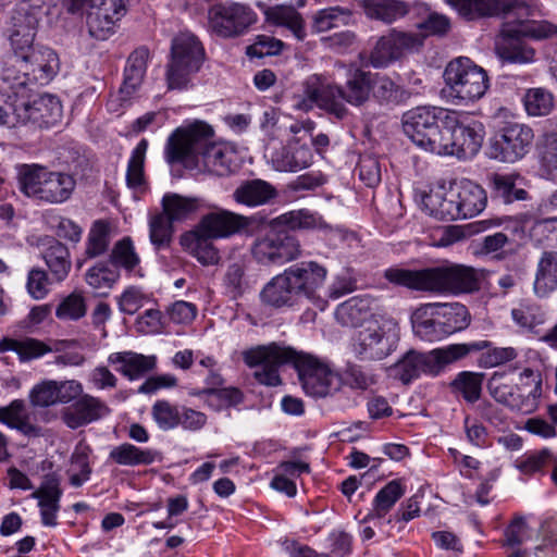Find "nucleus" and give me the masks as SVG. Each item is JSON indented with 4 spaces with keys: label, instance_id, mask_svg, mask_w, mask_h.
I'll return each mask as SVG.
<instances>
[{
    "label": "nucleus",
    "instance_id": "338daca9",
    "mask_svg": "<svg viewBox=\"0 0 557 557\" xmlns=\"http://www.w3.org/2000/svg\"><path fill=\"white\" fill-rule=\"evenodd\" d=\"M51 282H53L52 277H49L46 270L34 267L27 273L26 292L30 298L41 300L49 294Z\"/></svg>",
    "mask_w": 557,
    "mask_h": 557
},
{
    "label": "nucleus",
    "instance_id": "0e129e2a",
    "mask_svg": "<svg viewBox=\"0 0 557 557\" xmlns=\"http://www.w3.org/2000/svg\"><path fill=\"white\" fill-rule=\"evenodd\" d=\"M180 410L181 406H175L169 400L161 399L153 404L151 414L161 430L169 431L180 425Z\"/></svg>",
    "mask_w": 557,
    "mask_h": 557
},
{
    "label": "nucleus",
    "instance_id": "a878e982",
    "mask_svg": "<svg viewBox=\"0 0 557 557\" xmlns=\"http://www.w3.org/2000/svg\"><path fill=\"white\" fill-rule=\"evenodd\" d=\"M149 58L150 52L147 47L135 49L127 58L123 84L119 90V99L122 104L129 101L141 85L146 75Z\"/></svg>",
    "mask_w": 557,
    "mask_h": 557
},
{
    "label": "nucleus",
    "instance_id": "de8ad7c7",
    "mask_svg": "<svg viewBox=\"0 0 557 557\" xmlns=\"http://www.w3.org/2000/svg\"><path fill=\"white\" fill-rule=\"evenodd\" d=\"M109 261L114 269H123L128 274L141 276L140 257L128 236L123 237L113 245L109 255Z\"/></svg>",
    "mask_w": 557,
    "mask_h": 557
},
{
    "label": "nucleus",
    "instance_id": "20e7f679",
    "mask_svg": "<svg viewBox=\"0 0 557 557\" xmlns=\"http://www.w3.org/2000/svg\"><path fill=\"white\" fill-rule=\"evenodd\" d=\"M18 190L27 198L47 205L69 201L76 188V178L64 171H54L40 164H22L17 168Z\"/></svg>",
    "mask_w": 557,
    "mask_h": 557
},
{
    "label": "nucleus",
    "instance_id": "603ef678",
    "mask_svg": "<svg viewBox=\"0 0 557 557\" xmlns=\"http://www.w3.org/2000/svg\"><path fill=\"white\" fill-rule=\"evenodd\" d=\"M520 180L521 177L517 173L493 174L491 176V184L494 196L499 198L504 203L525 200L528 198V191L518 186L517 182Z\"/></svg>",
    "mask_w": 557,
    "mask_h": 557
},
{
    "label": "nucleus",
    "instance_id": "5fc2aeb1",
    "mask_svg": "<svg viewBox=\"0 0 557 557\" xmlns=\"http://www.w3.org/2000/svg\"><path fill=\"white\" fill-rule=\"evenodd\" d=\"M148 149V141L141 139L133 149L127 164L126 184L129 188L139 190L145 187V158Z\"/></svg>",
    "mask_w": 557,
    "mask_h": 557
},
{
    "label": "nucleus",
    "instance_id": "b1692460",
    "mask_svg": "<svg viewBox=\"0 0 557 557\" xmlns=\"http://www.w3.org/2000/svg\"><path fill=\"white\" fill-rule=\"evenodd\" d=\"M260 298L273 308L293 307L301 302L286 269L264 285Z\"/></svg>",
    "mask_w": 557,
    "mask_h": 557
},
{
    "label": "nucleus",
    "instance_id": "0eeeda50",
    "mask_svg": "<svg viewBox=\"0 0 557 557\" xmlns=\"http://www.w3.org/2000/svg\"><path fill=\"white\" fill-rule=\"evenodd\" d=\"M443 77L445 90L458 104H470L480 100L490 88L487 72L467 57L449 61Z\"/></svg>",
    "mask_w": 557,
    "mask_h": 557
},
{
    "label": "nucleus",
    "instance_id": "1a4fd4ad",
    "mask_svg": "<svg viewBox=\"0 0 557 557\" xmlns=\"http://www.w3.org/2000/svg\"><path fill=\"white\" fill-rule=\"evenodd\" d=\"M205 50L199 39L189 32L177 34L171 44V57L166 65V82L170 89L188 88L191 75L202 64Z\"/></svg>",
    "mask_w": 557,
    "mask_h": 557
},
{
    "label": "nucleus",
    "instance_id": "393cba45",
    "mask_svg": "<svg viewBox=\"0 0 557 557\" xmlns=\"http://www.w3.org/2000/svg\"><path fill=\"white\" fill-rule=\"evenodd\" d=\"M109 364L129 381L144 377L157 364L156 356H146L132 350L112 352L108 357Z\"/></svg>",
    "mask_w": 557,
    "mask_h": 557
},
{
    "label": "nucleus",
    "instance_id": "bf43d9fd",
    "mask_svg": "<svg viewBox=\"0 0 557 557\" xmlns=\"http://www.w3.org/2000/svg\"><path fill=\"white\" fill-rule=\"evenodd\" d=\"M110 244V224L104 220L92 223L86 240L85 256L88 259L103 255Z\"/></svg>",
    "mask_w": 557,
    "mask_h": 557
},
{
    "label": "nucleus",
    "instance_id": "052dcab7",
    "mask_svg": "<svg viewBox=\"0 0 557 557\" xmlns=\"http://www.w3.org/2000/svg\"><path fill=\"white\" fill-rule=\"evenodd\" d=\"M199 207V200L187 198L177 194H166L162 198L163 213L173 222L187 218Z\"/></svg>",
    "mask_w": 557,
    "mask_h": 557
},
{
    "label": "nucleus",
    "instance_id": "ea45409f",
    "mask_svg": "<svg viewBox=\"0 0 557 557\" xmlns=\"http://www.w3.org/2000/svg\"><path fill=\"white\" fill-rule=\"evenodd\" d=\"M272 224L285 226L290 231L331 230V226L318 212L306 208L285 212L273 219Z\"/></svg>",
    "mask_w": 557,
    "mask_h": 557
},
{
    "label": "nucleus",
    "instance_id": "3c124183",
    "mask_svg": "<svg viewBox=\"0 0 557 557\" xmlns=\"http://www.w3.org/2000/svg\"><path fill=\"white\" fill-rule=\"evenodd\" d=\"M433 305L437 307L436 315H438V318L441 319V325L444 331V337L458 331H461L468 326L469 313L466 306L459 302H434Z\"/></svg>",
    "mask_w": 557,
    "mask_h": 557
},
{
    "label": "nucleus",
    "instance_id": "8fccbe9b",
    "mask_svg": "<svg viewBox=\"0 0 557 557\" xmlns=\"http://www.w3.org/2000/svg\"><path fill=\"white\" fill-rule=\"evenodd\" d=\"M91 453V447L85 441H81L76 444L71 455L70 467L66 471L72 486L79 487L90 479L92 473L89 460Z\"/></svg>",
    "mask_w": 557,
    "mask_h": 557
},
{
    "label": "nucleus",
    "instance_id": "79ce46f5",
    "mask_svg": "<svg viewBox=\"0 0 557 557\" xmlns=\"http://www.w3.org/2000/svg\"><path fill=\"white\" fill-rule=\"evenodd\" d=\"M372 299L368 296L351 297L341 304L335 311L336 320L344 326L356 327L371 317Z\"/></svg>",
    "mask_w": 557,
    "mask_h": 557
},
{
    "label": "nucleus",
    "instance_id": "13d9d810",
    "mask_svg": "<svg viewBox=\"0 0 557 557\" xmlns=\"http://www.w3.org/2000/svg\"><path fill=\"white\" fill-rule=\"evenodd\" d=\"M351 11L342 7H331L318 11L313 16L312 28L317 33H324L332 28L348 25Z\"/></svg>",
    "mask_w": 557,
    "mask_h": 557
},
{
    "label": "nucleus",
    "instance_id": "a18cd8bd",
    "mask_svg": "<svg viewBox=\"0 0 557 557\" xmlns=\"http://www.w3.org/2000/svg\"><path fill=\"white\" fill-rule=\"evenodd\" d=\"M511 319L522 331L536 333V329L547 320L545 310L532 299H523L511 309Z\"/></svg>",
    "mask_w": 557,
    "mask_h": 557
},
{
    "label": "nucleus",
    "instance_id": "774afa93",
    "mask_svg": "<svg viewBox=\"0 0 557 557\" xmlns=\"http://www.w3.org/2000/svg\"><path fill=\"white\" fill-rule=\"evenodd\" d=\"M539 156L543 169L548 174H557V131L543 135Z\"/></svg>",
    "mask_w": 557,
    "mask_h": 557
},
{
    "label": "nucleus",
    "instance_id": "bb28decb",
    "mask_svg": "<svg viewBox=\"0 0 557 557\" xmlns=\"http://www.w3.org/2000/svg\"><path fill=\"white\" fill-rule=\"evenodd\" d=\"M271 163L276 171L298 172L313 163V152L306 145L290 141L272 152Z\"/></svg>",
    "mask_w": 557,
    "mask_h": 557
},
{
    "label": "nucleus",
    "instance_id": "a211bd4d",
    "mask_svg": "<svg viewBox=\"0 0 557 557\" xmlns=\"http://www.w3.org/2000/svg\"><path fill=\"white\" fill-rule=\"evenodd\" d=\"M286 271L301 301L320 298L319 292L327 276L325 267L315 261H302L287 268Z\"/></svg>",
    "mask_w": 557,
    "mask_h": 557
},
{
    "label": "nucleus",
    "instance_id": "412c9836",
    "mask_svg": "<svg viewBox=\"0 0 557 557\" xmlns=\"http://www.w3.org/2000/svg\"><path fill=\"white\" fill-rule=\"evenodd\" d=\"M446 2L467 20H474L485 16L509 14L513 10L528 8L518 0H446Z\"/></svg>",
    "mask_w": 557,
    "mask_h": 557
},
{
    "label": "nucleus",
    "instance_id": "ddd939ff",
    "mask_svg": "<svg viewBox=\"0 0 557 557\" xmlns=\"http://www.w3.org/2000/svg\"><path fill=\"white\" fill-rule=\"evenodd\" d=\"M534 139L533 129L521 123H507L491 139L487 156L491 159L513 163L522 159Z\"/></svg>",
    "mask_w": 557,
    "mask_h": 557
},
{
    "label": "nucleus",
    "instance_id": "6ab92c4d",
    "mask_svg": "<svg viewBox=\"0 0 557 557\" xmlns=\"http://www.w3.org/2000/svg\"><path fill=\"white\" fill-rule=\"evenodd\" d=\"M253 223L252 216H245L228 210H216L203 215L197 227L215 239L228 238L246 232Z\"/></svg>",
    "mask_w": 557,
    "mask_h": 557
},
{
    "label": "nucleus",
    "instance_id": "5701e85b",
    "mask_svg": "<svg viewBox=\"0 0 557 557\" xmlns=\"http://www.w3.org/2000/svg\"><path fill=\"white\" fill-rule=\"evenodd\" d=\"M360 7L368 18L385 24L395 23L412 13L426 12L424 3H409L403 0H362Z\"/></svg>",
    "mask_w": 557,
    "mask_h": 557
},
{
    "label": "nucleus",
    "instance_id": "c756f323",
    "mask_svg": "<svg viewBox=\"0 0 557 557\" xmlns=\"http://www.w3.org/2000/svg\"><path fill=\"white\" fill-rule=\"evenodd\" d=\"M61 496L62 490L60 488V481L54 475L47 476L38 490L33 493V497L38 499L41 522L44 525H57Z\"/></svg>",
    "mask_w": 557,
    "mask_h": 557
},
{
    "label": "nucleus",
    "instance_id": "72a5a7b5",
    "mask_svg": "<svg viewBox=\"0 0 557 557\" xmlns=\"http://www.w3.org/2000/svg\"><path fill=\"white\" fill-rule=\"evenodd\" d=\"M339 99L354 107H361L371 96V72L350 66L345 85L339 86Z\"/></svg>",
    "mask_w": 557,
    "mask_h": 557
},
{
    "label": "nucleus",
    "instance_id": "c9c22d12",
    "mask_svg": "<svg viewBox=\"0 0 557 557\" xmlns=\"http://www.w3.org/2000/svg\"><path fill=\"white\" fill-rule=\"evenodd\" d=\"M161 459V453L157 449L141 448L131 443L114 446L108 456L109 461L124 467L149 466Z\"/></svg>",
    "mask_w": 557,
    "mask_h": 557
},
{
    "label": "nucleus",
    "instance_id": "4c0bfd02",
    "mask_svg": "<svg viewBox=\"0 0 557 557\" xmlns=\"http://www.w3.org/2000/svg\"><path fill=\"white\" fill-rule=\"evenodd\" d=\"M257 7L263 11L267 22L288 28L298 40L306 37L304 20L294 7H268L263 2H258Z\"/></svg>",
    "mask_w": 557,
    "mask_h": 557
},
{
    "label": "nucleus",
    "instance_id": "e433bc0d",
    "mask_svg": "<svg viewBox=\"0 0 557 557\" xmlns=\"http://www.w3.org/2000/svg\"><path fill=\"white\" fill-rule=\"evenodd\" d=\"M436 310L435 305L423 304L411 314L412 330L422 341L435 342L444 337L441 319L436 315Z\"/></svg>",
    "mask_w": 557,
    "mask_h": 557
},
{
    "label": "nucleus",
    "instance_id": "f257e3e1",
    "mask_svg": "<svg viewBox=\"0 0 557 557\" xmlns=\"http://www.w3.org/2000/svg\"><path fill=\"white\" fill-rule=\"evenodd\" d=\"M243 360L249 368H258L255 379L267 386L281 384L278 368L293 364L305 393L321 398L339 389L342 379L329 364L312 355L297 351L278 343L258 345L243 351Z\"/></svg>",
    "mask_w": 557,
    "mask_h": 557
},
{
    "label": "nucleus",
    "instance_id": "4be33fe9",
    "mask_svg": "<svg viewBox=\"0 0 557 557\" xmlns=\"http://www.w3.org/2000/svg\"><path fill=\"white\" fill-rule=\"evenodd\" d=\"M110 412L100 398L84 394L61 412V419L70 429H78L101 419Z\"/></svg>",
    "mask_w": 557,
    "mask_h": 557
},
{
    "label": "nucleus",
    "instance_id": "9d476101",
    "mask_svg": "<svg viewBox=\"0 0 557 557\" xmlns=\"http://www.w3.org/2000/svg\"><path fill=\"white\" fill-rule=\"evenodd\" d=\"M60 60L55 51L39 46L17 63H5L2 79L25 91L27 83L48 84L57 75Z\"/></svg>",
    "mask_w": 557,
    "mask_h": 557
},
{
    "label": "nucleus",
    "instance_id": "4d7b16f0",
    "mask_svg": "<svg viewBox=\"0 0 557 557\" xmlns=\"http://www.w3.org/2000/svg\"><path fill=\"white\" fill-rule=\"evenodd\" d=\"M483 379V373L462 371L450 383V387L466 401L473 404L481 397Z\"/></svg>",
    "mask_w": 557,
    "mask_h": 557
},
{
    "label": "nucleus",
    "instance_id": "e2e57ef3",
    "mask_svg": "<svg viewBox=\"0 0 557 557\" xmlns=\"http://www.w3.org/2000/svg\"><path fill=\"white\" fill-rule=\"evenodd\" d=\"M120 20L106 13L88 10L86 16L88 33L98 40H106L115 33L116 23Z\"/></svg>",
    "mask_w": 557,
    "mask_h": 557
},
{
    "label": "nucleus",
    "instance_id": "a19ab883",
    "mask_svg": "<svg viewBox=\"0 0 557 557\" xmlns=\"http://www.w3.org/2000/svg\"><path fill=\"white\" fill-rule=\"evenodd\" d=\"M42 259L50 271L52 281L61 283L69 276L72 261L70 250L64 244L58 239H51L42 251Z\"/></svg>",
    "mask_w": 557,
    "mask_h": 557
},
{
    "label": "nucleus",
    "instance_id": "c85d7f7f",
    "mask_svg": "<svg viewBox=\"0 0 557 557\" xmlns=\"http://www.w3.org/2000/svg\"><path fill=\"white\" fill-rule=\"evenodd\" d=\"M423 205L430 215L436 219L449 221L461 219L454 184L448 188L438 186L432 189L424 196Z\"/></svg>",
    "mask_w": 557,
    "mask_h": 557
},
{
    "label": "nucleus",
    "instance_id": "dca6fc26",
    "mask_svg": "<svg viewBox=\"0 0 557 557\" xmlns=\"http://www.w3.org/2000/svg\"><path fill=\"white\" fill-rule=\"evenodd\" d=\"M398 335L395 330L387 331L376 321L358 331L352 347L363 359H383L396 348Z\"/></svg>",
    "mask_w": 557,
    "mask_h": 557
},
{
    "label": "nucleus",
    "instance_id": "f3484780",
    "mask_svg": "<svg viewBox=\"0 0 557 557\" xmlns=\"http://www.w3.org/2000/svg\"><path fill=\"white\" fill-rule=\"evenodd\" d=\"M527 39L508 18L503 23L496 41L497 55L503 62L511 64L533 63L536 51Z\"/></svg>",
    "mask_w": 557,
    "mask_h": 557
},
{
    "label": "nucleus",
    "instance_id": "37998d69",
    "mask_svg": "<svg viewBox=\"0 0 557 557\" xmlns=\"http://www.w3.org/2000/svg\"><path fill=\"white\" fill-rule=\"evenodd\" d=\"M528 8V12L524 10H513L508 16L511 14L517 15L518 17L515 20H510L511 23L518 28L520 34H522L528 39L534 40H545L550 39L557 36V25L552 22L542 20H528L522 18L530 15V8L525 3H523Z\"/></svg>",
    "mask_w": 557,
    "mask_h": 557
},
{
    "label": "nucleus",
    "instance_id": "aec40b11",
    "mask_svg": "<svg viewBox=\"0 0 557 557\" xmlns=\"http://www.w3.org/2000/svg\"><path fill=\"white\" fill-rule=\"evenodd\" d=\"M503 379L504 373L496 371L487 383L488 393L497 403L524 414L536 410L534 396L525 395L523 387L518 384L504 383Z\"/></svg>",
    "mask_w": 557,
    "mask_h": 557
},
{
    "label": "nucleus",
    "instance_id": "f03ea898",
    "mask_svg": "<svg viewBox=\"0 0 557 557\" xmlns=\"http://www.w3.org/2000/svg\"><path fill=\"white\" fill-rule=\"evenodd\" d=\"M212 137V127L203 122L178 127L168 138L165 159L170 164L202 165L211 174L226 176L236 168L235 153L230 148L213 143Z\"/></svg>",
    "mask_w": 557,
    "mask_h": 557
},
{
    "label": "nucleus",
    "instance_id": "864d4df0",
    "mask_svg": "<svg viewBox=\"0 0 557 557\" xmlns=\"http://www.w3.org/2000/svg\"><path fill=\"white\" fill-rule=\"evenodd\" d=\"M191 395L203 397L205 404L215 411L237 406L244 399L242 391L236 387H206Z\"/></svg>",
    "mask_w": 557,
    "mask_h": 557
},
{
    "label": "nucleus",
    "instance_id": "09e8293b",
    "mask_svg": "<svg viewBox=\"0 0 557 557\" xmlns=\"http://www.w3.org/2000/svg\"><path fill=\"white\" fill-rule=\"evenodd\" d=\"M404 494L405 488L398 480L388 482L376 493L372 502V508L366 516L364 521L377 520L380 522Z\"/></svg>",
    "mask_w": 557,
    "mask_h": 557
},
{
    "label": "nucleus",
    "instance_id": "7ed1b4c3",
    "mask_svg": "<svg viewBox=\"0 0 557 557\" xmlns=\"http://www.w3.org/2000/svg\"><path fill=\"white\" fill-rule=\"evenodd\" d=\"M391 284L434 295H460L479 289L480 273L465 264L449 263L419 270L392 267L384 271Z\"/></svg>",
    "mask_w": 557,
    "mask_h": 557
},
{
    "label": "nucleus",
    "instance_id": "49530a36",
    "mask_svg": "<svg viewBox=\"0 0 557 557\" xmlns=\"http://www.w3.org/2000/svg\"><path fill=\"white\" fill-rule=\"evenodd\" d=\"M534 293L546 297L557 288V252L545 251L539 260L534 281Z\"/></svg>",
    "mask_w": 557,
    "mask_h": 557
},
{
    "label": "nucleus",
    "instance_id": "2f4dec72",
    "mask_svg": "<svg viewBox=\"0 0 557 557\" xmlns=\"http://www.w3.org/2000/svg\"><path fill=\"white\" fill-rule=\"evenodd\" d=\"M11 85L9 89L0 91V125L16 127L25 125L26 90Z\"/></svg>",
    "mask_w": 557,
    "mask_h": 557
},
{
    "label": "nucleus",
    "instance_id": "69168bd1",
    "mask_svg": "<svg viewBox=\"0 0 557 557\" xmlns=\"http://www.w3.org/2000/svg\"><path fill=\"white\" fill-rule=\"evenodd\" d=\"M521 370L519 374V379L521 382V387L525 391V395L534 396L535 409L539 405V399L542 395V379L541 374L532 369V367L524 364L522 361L518 360L512 366H510V371L515 372Z\"/></svg>",
    "mask_w": 557,
    "mask_h": 557
},
{
    "label": "nucleus",
    "instance_id": "680f3d73",
    "mask_svg": "<svg viewBox=\"0 0 557 557\" xmlns=\"http://www.w3.org/2000/svg\"><path fill=\"white\" fill-rule=\"evenodd\" d=\"M525 111L531 116H545L554 108V96L544 88H531L523 97Z\"/></svg>",
    "mask_w": 557,
    "mask_h": 557
},
{
    "label": "nucleus",
    "instance_id": "7c9ffc66",
    "mask_svg": "<svg viewBox=\"0 0 557 557\" xmlns=\"http://www.w3.org/2000/svg\"><path fill=\"white\" fill-rule=\"evenodd\" d=\"M213 237L203 234L198 227L181 236V245L203 267L216 265L220 251L213 244Z\"/></svg>",
    "mask_w": 557,
    "mask_h": 557
},
{
    "label": "nucleus",
    "instance_id": "423d86ee",
    "mask_svg": "<svg viewBox=\"0 0 557 557\" xmlns=\"http://www.w3.org/2000/svg\"><path fill=\"white\" fill-rule=\"evenodd\" d=\"M484 135L480 121L467 112L449 109L437 154L471 159L479 152Z\"/></svg>",
    "mask_w": 557,
    "mask_h": 557
},
{
    "label": "nucleus",
    "instance_id": "6e6552de",
    "mask_svg": "<svg viewBox=\"0 0 557 557\" xmlns=\"http://www.w3.org/2000/svg\"><path fill=\"white\" fill-rule=\"evenodd\" d=\"M448 113L449 109L436 106L412 108L403 114L404 133L419 148L437 154Z\"/></svg>",
    "mask_w": 557,
    "mask_h": 557
},
{
    "label": "nucleus",
    "instance_id": "6e6d98bb",
    "mask_svg": "<svg viewBox=\"0 0 557 557\" xmlns=\"http://www.w3.org/2000/svg\"><path fill=\"white\" fill-rule=\"evenodd\" d=\"M120 278V271L107 262H97L85 274L86 283L95 290L107 294Z\"/></svg>",
    "mask_w": 557,
    "mask_h": 557
},
{
    "label": "nucleus",
    "instance_id": "f8f14e48",
    "mask_svg": "<svg viewBox=\"0 0 557 557\" xmlns=\"http://www.w3.org/2000/svg\"><path fill=\"white\" fill-rule=\"evenodd\" d=\"M304 99L298 102L297 108L310 111L318 107L337 119H344L348 110L339 99V85L335 84L327 74H312L304 83Z\"/></svg>",
    "mask_w": 557,
    "mask_h": 557
},
{
    "label": "nucleus",
    "instance_id": "4468645a",
    "mask_svg": "<svg viewBox=\"0 0 557 557\" xmlns=\"http://www.w3.org/2000/svg\"><path fill=\"white\" fill-rule=\"evenodd\" d=\"M258 21L256 12L245 3L223 2L209 10L211 29L223 38L244 35Z\"/></svg>",
    "mask_w": 557,
    "mask_h": 557
},
{
    "label": "nucleus",
    "instance_id": "c03bdc74",
    "mask_svg": "<svg viewBox=\"0 0 557 557\" xmlns=\"http://www.w3.org/2000/svg\"><path fill=\"white\" fill-rule=\"evenodd\" d=\"M14 351L21 362H28L41 358L51 351V347L33 337L0 339V352Z\"/></svg>",
    "mask_w": 557,
    "mask_h": 557
},
{
    "label": "nucleus",
    "instance_id": "cd10ccee",
    "mask_svg": "<svg viewBox=\"0 0 557 557\" xmlns=\"http://www.w3.org/2000/svg\"><path fill=\"white\" fill-rule=\"evenodd\" d=\"M61 116L62 104L57 97L45 94L32 102L26 99L25 125L32 123L48 128L55 125Z\"/></svg>",
    "mask_w": 557,
    "mask_h": 557
},
{
    "label": "nucleus",
    "instance_id": "58836bf2",
    "mask_svg": "<svg viewBox=\"0 0 557 557\" xmlns=\"http://www.w3.org/2000/svg\"><path fill=\"white\" fill-rule=\"evenodd\" d=\"M276 196L277 191L274 186L263 180L246 181L233 193V198L237 203L251 208L263 206Z\"/></svg>",
    "mask_w": 557,
    "mask_h": 557
},
{
    "label": "nucleus",
    "instance_id": "473e14b6",
    "mask_svg": "<svg viewBox=\"0 0 557 557\" xmlns=\"http://www.w3.org/2000/svg\"><path fill=\"white\" fill-rule=\"evenodd\" d=\"M454 345L469 347L468 355L472 351L484 350L479 358V364L480 367L485 369L502 367L506 364H509L510 367L516 361H518V357L520 355V351L515 347H497L493 346V344L488 341H479L473 343H462Z\"/></svg>",
    "mask_w": 557,
    "mask_h": 557
},
{
    "label": "nucleus",
    "instance_id": "2eb2a0df",
    "mask_svg": "<svg viewBox=\"0 0 557 557\" xmlns=\"http://www.w3.org/2000/svg\"><path fill=\"white\" fill-rule=\"evenodd\" d=\"M421 46L420 35L393 28L376 40L369 61L373 67H386Z\"/></svg>",
    "mask_w": 557,
    "mask_h": 557
},
{
    "label": "nucleus",
    "instance_id": "39448f33",
    "mask_svg": "<svg viewBox=\"0 0 557 557\" xmlns=\"http://www.w3.org/2000/svg\"><path fill=\"white\" fill-rule=\"evenodd\" d=\"M469 347L454 344L426 352L408 350L397 362L387 368L391 379L410 384L421 375L437 376L447 366L468 356Z\"/></svg>",
    "mask_w": 557,
    "mask_h": 557
},
{
    "label": "nucleus",
    "instance_id": "9b49d317",
    "mask_svg": "<svg viewBox=\"0 0 557 557\" xmlns=\"http://www.w3.org/2000/svg\"><path fill=\"white\" fill-rule=\"evenodd\" d=\"M252 259L264 267H281L302 255L299 239L284 231L271 230L251 245Z\"/></svg>",
    "mask_w": 557,
    "mask_h": 557
},
{
    "label": "nucleus",
    "instance_id": "f704fd0d",
    "mask_svg": "<svg viewBox=\"0 0 557 557\" xmlns=\"http://www.w3.org/2000/svg\"><path fill=\"white\" fill-rule=\"evenodd\" d=\"M461 219H471L481 213L487 202L485 190L469 180L454 183Z\"/></svg>",
    "mask_w": 557,
    "mask_h": 557
}]
</instances>
